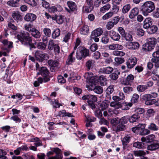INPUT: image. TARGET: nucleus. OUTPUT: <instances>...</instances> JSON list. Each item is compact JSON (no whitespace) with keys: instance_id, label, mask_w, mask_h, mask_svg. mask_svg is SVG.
Listing matches in <instances>:
<instances>
[{"instance_id":"39","label":"nucleus","mask_w":159,"mask_h":159,"mask_svg":"<svg viewBox=\"0 0 159 159\" xmlns=\"http://www.w3.org/2000/svg\"><path fill=\"white\" fill-rule=\"evenodd\" d=\"M131 8V6L129 4H127L124 5L122 10V12L124 14L127 13Z\"/></svg>"},{"instance_id":"32","label":"nucleus","mask_w":159,"mask_h":159,"mask_svg":"<svg viewBox=\"0 0 159 159\" xmlns=\"http://www.w3.org/2000/svg\"><path fill=\"white\" fill-rule=\"evenodd\" d=\"M120 74V73L118 71H115L110 74L109 75V77L111 80H116L118 79V75Z\"/></svg>"},{"instance_id":"25","label":"nucleus","mask_w":159,"mask_h":159,"mask_svg":"<svg viewBox=\"0 0 159 159\" xmlns=\"http://www.w3.org/2000/svg\"><path fill=\"white\" fill-rule=\"evenodd\" d=\"M31 33V35L36 38H39L41 36L40 32L36 29L34 28L32 29Z\"/></svg>"},{"instance_id":"37","label":"nucleus","mask_w":159,"mask_h":159,"mask_svg":"<svg viewBox=\"0 0 159 159\" xmlns=\"http://www.w3.org/2000/svg\"><path fill=\"white\" fill-rule=\"evenodd\" d=\"M143 142H137L134 143L133 144V146L138 148H143L144 147V143Z\"/></svg>"},{"instance_id":"56","label":"nucleus","mask_w":159,"mask_h":159,"mask_svg":"<svg viewBox=\"0 0 159 159\" xmlns=\"http://www.w3.org/2000/svg\"><path fill=\"white\" fill-rule=\"evenodd\" d=\"M43 31L45 36L49 37L51 34V30L48 28H45L43 30Z\"/></svg>"},{"instance_id":"62","label":"nucleus","mask_w":159,"mask_h":159,"mask_svg":"<svg viewBox=\"0 0 159 159\" xmlns=\"http://www.w3.org/2000/svg\"><path fill=\"white\" fill-rule=\"evenodd\" d=\"M100 119L99 121V123L101 124H104L107 125H108L109 124L108 122L103 118H100Z\"/></svg>"},{"instance_id":"55","label":"nucleus","mask_w":159,"mask_h":159,"mask_svg":"<svg viewBox=\"0 0 159 159\" xmlns=\"http://www.w3.org/2000/svg\"><path fill=\"white\" fill-rule=\"evenodd\" d=\"M101 41L102 43L107 44L109 42V38L107 36L104 35L102 38Z\"/></svg>"},{"instance_id":"45","label":"nucleus","mask_w":159,"mask_h":159,"mask_svg":"<svg viewBox=\"0 0 159 159\" xmlns=\"http://www.w3.org/2000/svg\"><path fill=\"white\" fill-rule=\"evenodd\" d=\"M123 90L124 92L126 94H129L133 90V88L130 86L124 87L123 88Z\"/></svg>"},{"instance_id":"61","label":"nucleus","mask_w":159,"mask_h":159,"mask_svg":"<svg viewBox=\"0 0 159 159\" xmlns=\"http://www.w3.org/2000/svg\"><path fill=\"white\" fill-rule=\"evenodd\" d=\"M108 104L105 102H102L100 104L101 110L102 111H103L105 109L107 108Z\"/></svg>"},{"instance_id":"43","label":"nucleus","mask_w":159,"mask_h":159,"mask_svg":"<svg viewBox=\"0 0 159 159\" xmlns=\"http://www.w3.org/2000/svg\"><path fill=\"white\" fill-rule=\"evenodd\" d=\"M148 89L147 86L143 85H139L137 88V90L139 92H142Z\"/></svg>"},{"instance_id":"23","label":"nucleus","mask_w":159,"mask_h":159,"mask_svg":"<svg viewBox=\"0 0 159 159\" xmlns=\"http://www.w3.org/2000/svg\"><path fill=\"white\" fill-rule=\"evenodd\" d=\"M159 148V143H153L148 145L147 149L150 151H154Z\"/></svg>"},{"instance_id":"50","label":"nucleus","mask_w":159,"mask_h":159,"mask_svg":"<svg viewBox=\"0 0 159 159\" xmlns=\"http://www.w3.org/2000/svg\"><path fill=\"white\" fill-rule=\"evenodd\" d=\"M139 98V96L136 93H134L133 95L131 101L132 102L136 103L138 102Z\"/></svg>"},{"instance_id":"48","label":"nucleus","mask_w":159,"mask_h":159,"mask_svg":"<svg viewBox=\"0 0 159 159\" xmlns=\"http://www.w3.org/2000/svg\"><path fill=\"white\" fill-rule=\"evenodd\" d=\"M118 118H116L111 120V123L113 126L116 127V126L120 123L119 120H118Z\"/></svg>"},{"instance_id":"10","label":"nucleus","mask_w":159,"mask_h":159,"mask_svg":"<svg viewBox=\"0 0 159 159\" xmlns=\"http://www.w3.org/2000/svg\"><path fill=\"white\" fill-rule=\"evenodd\" d=\"M87 80H88L89 82L91 83L96 84L99 81L98 77V76H92L90 77L88 73H86L84 76Z\"/></svg>"},{"instance_id":"11","label":"nucleus","mask_w":159,"mask_h":159,"mask_svg":"<svg viewBox=\"0 0 159 159\" xmlns=\"http://www.w3.org/2000/svg\"><path fill=\"white\" fill-rule=\"evenodd\" d=\"M137 59L136 57L129 59L126 62L127 67L129 69H131L136 64Z\"/></svg>"},{"instance_id":"14","label":"nucleus","mask_w":159,"mask_h":159,"mask_svg":"<svg viewBox=\"0 0 159 159\" xmlns=\"http://www.w3.org/2000/svg\"><path fill=\"white\" fill-rule=\"evenodd\" d=\"M155 138V136L154 135L151 134L145 137H142L141 139V140L142 142L149 143L154 141Z\"/></svg>"},{"instance_id":"47","label":"nucleus","mask_w":159,"mask_h":159,"mask_svg":"<svg viewBox=\"0 0 159 159\" xmlns=\"http://www.w3.org/2000/svg\"><path fill=\"white\" fill-rule=\"evenodd\" d=\"M114 87L113 85L109 86L106 89V94H111L114 91Z\"/></svg>"},{"instance_id":"58","label":"nucleus","mask_w":159,"mask_h":159,"mask_svg":"<svg viewBox=\"0 0 159 159\" xmlns=\"http://www.w3.org/2000/svg\"><path fill=\"white\" fill-rule=\"evenodd\" d=\"M32 27L33 25L31 24H29L25 25L24 28L25 30L31 32L32 30V29L34 28H32Z\"/></svg>"},{"instance_id":"52","label":"nucleus","mask_w":159,"mask_h":159,"mask_svg":"<svg viewBox=\"0 0 159 159\" xmlns=\"http://www.w3.org/2000/svg\"><path fill=\"white\" fill-rule=\"evenodd\" d=\"M146 152L143 150L136 151L134 152V154L137 156H143L146 154Z\"/></svg>"},{"instance_id":"2","label":"nucleus","mask_w":159,"mask_h":159,"mask_svg":"<svg viewBox=\"0 0 159 159\" xmlns=\"http://www.w3.org/2000/svg\"><path fill=\"white\" fill-rule=\"evenodd\" d=\"M155 9L154 3L151 1H147L142 6V11L144 16H147Z\"/></svg>"},{"instance_id":"24","label":"nucleus","mask_w":159,"mask_h":159,"mask_svg":"<svg viewBox=\"0 0 159 159\" xmlns=\"http://www.w3.org/2000/svg\"><path fill=\"white\" fill-rule=\"evenodd\" d=\"M103 33V30L102 29L99 28L93 31L91 35L93 36H99Z\"/></svg>"},{"instance_id":"28","label":"nucleus","mask_w":159,"mask_h":159,"mask_svg":"<svg viewBox=\"0 0 159 159\" xmlns=\"http://www.w3.org/2000/svg\"><path fill=\"white\" fill-rule=\"evenodd\" d=\"M122 37L123 39L128 42L132 41L133 40L132 35L129 33H126Z\"/></svg>"},{"instance_id":"1","label":"nucleus","mask_w":159,"mask_h":159,"mask_svg":"<svg viewBox=\"0 0 159 159\" xmlns=\"http://www.w3.org/2000/svg\"><path fill=\"white\" fill-rule=\"evenodd\" d=\"M17 38L22 44L26 46H29L30 50H31L33 48H36L34 43H32V40L29 33L22 32L20 34L17 35Z\"/></svg>"},{"instance_id":"63","label":"nucleus","mask_w":159,"mask_h":159,"mask_svg":"<svg viewBox=\"0 0 159 159\" xmlns=\"http://www.w3.org/2000/svg\"><path fill=\"white\" fill-rule=\"evenodd\" d=\"M115 25L112 22V21H110L107 22L106 27L108 30L111 29Z\"/></svg>"},{"instance_id":"34","label":"nucleus","mask_w":159,"mask_h":159,"mask_svg":"<svg viewBox=\"0 0 159 159\" xmlns=\"http://www.w3.org/2000/svg\"><path fill=\"white\" fill-rule=\"evenodd\" d=\"M134 79V76L130 74L125 79V82L123 84L125 85H128L129 84L130 82H131Z\"/></svg>"},{"instance_id":"49","label":"nucleus","mask_w":159,"mask_h":159,"mask_svg":"<svg viewBox=\"0 0 159 159\" xmlns=\"http://www.w3.org/2000/svg\"><path fill=\"white\" fill-rule=\"evenodd\" d=\"M130 137L129 136L125 137L122 140V144L124 146H126L130 141Z\"/></svg>"},{"instance_id":"33","label":"nucleus","mask_w":159,"mask_h":159,"mask_svg":"<svg viewBox=\"0 0 159 159\" xmlns=\"http://www.w3.org/2000/svg\"><path fill=\"white\" fill-rule=\"evenodd\" d=\"M139 118L140 116L139 114H134L129 118V122L131 123H133L136 121Z\"/></svg>"},{"instance_id":"22","label":"nucleus","mask_w":159,"mask_h":159,"mask_svg":"<svg viewBox=\"0 0 159 159\" xmlns=\"http://www.w3.org/2000/svg\"><path fill=\"white\" fill-rule=\"evenodd\" d=\"M74 53V51H73L68 56V58L66 61V63L67 65H70L72 62L75 61V58L73 56Z\"/></svg>"},{"instance_id":"36","label":"nucleus","mask_w":159,"mask_h":159,"mask_svg":"<svg viewBox=\"0 0 159 159\" xmlns=\"http://www.w3.org/2000/svg\"><path fill=\"white\" fill-rule=\"evenodd\" d=\"M121 103L120 102H112L110 103V106L114 107L115 109H118L121 107Z\"/></svg>"},{"instance_id":"57","label":"nucleus","mask_w":159,"mask_h":159,"mask_svg":"<svg viewBox=\"0 0 159 159\" xmlns=\"http://www.w3.org/2000/svg\"><path fill=\"white\" fill-rule=\"evenodd\" d=\"M64 21L63 16L62 15L57 16L56 22L59 24H62Z\"/></svg>"},{"instance_id":"40","label":"nucleus","mask_w":159,"mask_h":159,"mask_svg":"<svg viewBox=\"0 0 159 159\" xmlns=\"http://www.w3.org/2000/svg\"><path fill=\"white\" fill-rule=\"evenodd\" d=\"M93 90L95 93L97 94H100L103 92V89L101 86H96L93 89Z\"/></svg>"},{"instance_id":"17","label":"nucleus","mask_w":159,"mask_h":159,"mask_svg":"<svg viewBox=\"0 0 159 159\" xmlns=\"http://www.w3.org/2000/svg\"><path fill=\"white\" fill-rule=\"evenodd\" d=\"M153 58L151 59L152 62L156 63L159 61V48L157 49V51L152 54Z\"/></svg>"},{"instance_id":"26","label":"nucleus","mask_w":159,"mask_h":159,"mask_svg":"<svg viewBox=\"0 0 159 159\" xmlns=\"http://www.w3.org/2000/svg\"><path fill=\"white\" fill-rule=\"evenodd\" d=\"M20 0H10L8 1L7 3L11 6L17 7L18 6V2Z\"/></svg>"},{"instance_id":"59","label":"nucleus","mask_w":159,"mask_h":159,"mask_svg":"<svg viewBox=\"0 0 159 159\" xmlns=\"http://www.w3.org/2000/svg\"><path fill=\"white\" fill-rule=\"evenodd\" d=\"M50 80V79L48 77H44L43 79L42 78L39 77L38 78V81L39 83L41 84L43 82H47Z\"/></svg>"},{"instance_id":"13","label":"nucleus","mask_w":159,"mask_h":159,"mask_svg":"<svg viewBox=\"0 0 159 159\" xmlns=\"http://www.w3.org/2000/svg\"><path fill=\"white\" fill-rule=\"evenodd\" d=\"M125 45L127 48L131 49H138L139 47V44L137 42L126 43Z\"/></svg>"},{"instance_id":"29","label":"nucleus","mask_w":159,"mask_h":159,"mask_svg":"<svg viewBox=\"0 0 159 159\" xmlns=\"http://www.w3.org/2000/svg\"><path fill=\"white\" fill-rule=\"evenodd\" d=\"M121 107L123 110H127L129 108V107L132 106L131 103H127V102H123L121 103Z\"/></svg>"},{"instance_id":"5","label":"nucleus","mask_w":159,"mask_h":159,"mask_svg":"<svg viewBox=\"0 0 159 159\" xmlns=\"http://www.w3.org/2000/svg\"><path fill=\"white\" fill-rule=\"evenodd\" d=\"M82 98L83 100H88L87 102L88 104L93 110L96 107L94 102L97 101V98L95 95H87L83 96Z\"/></svg>"},{"instance_id":"19","label":"nucleus","mask_w":159,"mask_h":159,"mask_svg":"<svg viewBox=\"0 0 159 159\" xmlns=\"http://www.w3.org/2000/svg\"><path fill=\"white\" fill-rule=\"evenodd\" d=\"M67 4L70 9V10L67 8H66V11L70 13L71 11H73L76 10V6L75 2L72 1H68L67 2Z\"/></svg>"},{"instance_id":"60","label":"nucleus","mask_w":159,"mask_h":159,"mask_svg":"<svg viewBox=\"0 0 159 159\" xmlns=\"http://www.w3.org/2000/svg\"><path fill=\"white\" fill-rule=\"evenodd\" d=\"M47 44L43 42L39 43L38 44V47L39 48L44 50L45 49Z\"/></svg>"},{"instance_id":"64","label":"nucleus","mask_w":159,"mask_h":159,"mask_svg":"<svg viewBox=\"0 0 159 159\" xmlns=\"http://www.w3.org/2000/svg\"><path fill=\"white\" fill-rule=\"evenodd\" d=\"M57 80L59 83L64 84L66 82V80L64 78V77L61 75H59L57 77Z\"/></svg>"},{"instance_id":"31","label":"nucleus","mask_w":159,"mask_h":159,"mask_svg":"<svg viewBox=\"0 0 159 159\" xmlns=\"http://www.w3.org/2000/svg\"><path fill=\"white\" fill-rule=\"evenodd\" d=\"M94 61L92 60H89L86 63V66L88 70L92 69L93 66Z\"/></svg>"},{"instance_id":"18","label":"nucleus","mask_w":159,"mask_h":159,"mask_svg":"<svg viewBox=\"0 0 159 159\" xmlns=\"http://www.w3.org/2000/svg\"><path fill=\"white\" fill-rule=\"evenodd\" d=\"M11 16L17 22L21 21L22 17L18 11H14L12 14Z\"/></svg>"},{"instance_id":"46","label":"nucleus","mask_w":159,"mask_h":159,"mask_svg":"<svg viewBox=\"0 0 159 159\" xmlns=\"http://www.w3.org/2000/svg\"><path fill=\"white\" fill-rule=\"evenodd\" d=\"M112 54L113 55L115 56L122 57L125 55V53L123 52L119 51L118 50H116V51H115L113 52Z\"/></svg>"},{"instance_id":"7","label":"nucleus","mask_w":159,"mask_h":159,"mask_svg":"<svg viewBox=\"0 0 159 159\" xmlns=\"http://www.w3.org/2000/svg\"><path fill=\"white\" fill-rule=\"evenodd\" d=\"M35 56L37 60L42 62L44 60H47L48 58V55L43 53L42 52L37 51L35 53Z\"/></svg>"},{"instance_id":"42","label":"nucleus","mask_w":159,"mask_h":159,"mask_svg":"<svg viewBox=\"0 0 159 159\" xmlns=\"http://www.w3.org/2000/svg\"><path fill=\"white\" fill-rule=\"evenodd\" d=\"M149 33L150 34H152L156 32L157 30V27L156 25H152L148 29Z\"/></svg>"},{"instance_id":"30","label":"nucleus","mask_w":159,"mask_h":159,"mask_svg":"<svg viewBox=\"0 0 159 159\" xmlns=\"http://www.w3.org/2000/svg\"><path fill=\"white\" fill-rule=\"evenodd\" d=\"M102 70V71L103 73L109 74L111 73V72L113 71V69L111 67L108 66L103 68Z\"/></svg>"},{"instance_id":"9","label":"nucleus","mask_w":159,"mask_h":159,"mask_svg":"<svg viewBox=\"0 0 159 159\" xmlns=\"http://www.w3.org/2000/svg\"><path fill=\"white\" fill-rule=\"evenodd\" d=\"M109 34L111 38L114 41H119L120 39V35L113 30L109 31Z\"/></svg>"},{"instance_id":"41","label":"nucleus","mask_w":159,"mask_h":159,"mask_svg":"<svg viewBox=\"0 0 159 159\" xmlns=\"http://www.w3.org/2000/svg\"><path fill=\"white\" fill-rule=\"evenodd\" d=\"M48 64L51 67H55L58 66L59 63L56 61L49 60L48 61Z\"/></svg>"},{"instance_id":"15","label":"nucleus","mask_w":159,"mask_h":159,"mask_svg":"<svg viewBox=\"0 0 159 159\" xmlns=\"http://www.w3.org/2000/svg\"><path fill=\"white\" fill-rule=\"evenodd\" d=\"M49 71L45 67H42L39 69L38 74H41L43 76L47 77L48 75Z\"/></svg>"},{"instance_id":"4","label":"nucleus","mask_w":159,"mask_h":159,"mask_svg":"<svg viewBox=\"0 0 159 159\" xmlns=\"http://www.w3.org/2000/svg\"><path fill=\"white\" fill-rule=\"evenodd\" d=\"M156 43L155 38H150L148 42L143 45L142 50L145 52L150 51L154 48Z\"/></svg>"},{"instance_id":"16","label":"nucleus","mask_w":159,"mask_h":159,"mask_svg":"<svg viewBox=\"0 0 159 159\" xmlns=\"http://www.w3.org/2000/svg\"><path fill=\"white\" fill-rule=\"evenodd\" d=\"M36 18L35 15L33 13H28L25 15L24 19L27 21H33Z\"/></svg>"},{"instance_id":"6","label":"nucleus","mask_w":159,"mask_h":159,"mask_svg":"<svg viewBox=\"0 0 159 159\" xmlns=\"http://www.w3.org/2000/svg\"><path fill=\"white\" fill-rule=\"evenodd\" d=\"M129 121V118L128 116H124L122 117L119 120L120 123L117 126V129H126V125L124 124H126Z\"/></svg>"},{"instance_id":"35","label":"nucleus","mask_w":159,"mask_h":159,"mask_svg":"<svg viewBox=\"0 0 159 159\" xmlns=\"http://www.w3.org/2000/svg\"><path fill=\"white\" fill-rule=\"evenodd\" d=\"M89 27L87 25H84L81 29L80 33L81 34L87 35L89 32Z\"/></svg>"},{"instance_id":"20","label":"nucleus","mask_w":159,"mask_h":159,"mask_svg":"<svg viewBox=\"0 0 159 159\" xmlns=\"http://www.w3.org/2000/svg\"><path fill=\"white\" fill-rule=\"evenodd\" d=\"M139 9L137 7L133 8L130 11L129 15V17L130 19L134 18L139 13Z\"/></svg>"},{"instance_id":"38","label":"nucleus","mask_w":159,"mask_h":159,"mask_svg":"<svg viewBox=\"0 0 159 159\" xmlns=\"http://www.w3.org/2000/svg\"><path fill=\"white\" fill-rule=\"evenodd\" d=\"M60 34V30L58 28L56 29L52 34V37L55 39L58 37Z\"/></svg>"},{"instance_id":"12","label":"nucleus","mask_w":159,"mask_h":159,"mask_svg":"<svg viewBox=\"0 0 159 159\" xmlns=\"http://www.w3.org/2000/svg\"><path fill=\"white\" fill-rule=\"evenodd\" d=\"M143 100L145 101V104L147 105H152V102L154 99H152L150 94H147L143 95L142 96Z\"/></svg>"},{"instance_id":"8","label":"nucleus","mask_w":159,"mask_h":159,"mask_svg":"<svg viewBox=\"0 0 159 159\" xmlns=\"http://www.w3.org/2000/svg\"><path fill=\"white\" fill-rule=\"evenodd\" d=\"M48 48L50 50L53 49L54 52L56 54L60 52V47L57 44H54L52 40L49 41L48 45Z\"/></svg>"},{"instance_id":"53","label":"nucleus","mask_w":159,"mask_h":159,"mask_svg":"<svg viewBox=\"0 0 159 159\" xmlns=\"http://www.w3.org/2000/svg\"><path fill=\"white\" fill-rule=\"evenodd\" d=\"M113 13L112 12H110L104 15L102 18L104 20H107L111 17L113 15Z\"/></svg>"},{"instance_id":"54","label":"nucleus","mask_w":159,"mask_h":159,"mask_svg":"<svg viewBox=\"0 0 159 159\" xmlns=\"http://www.w3.org/2000/svg\"><path fill=\"white\" fill-rule=\"evenodd\" d=\"M24 1L25 2L32 7L35 6L37 5V3L34 0H24Z\"/></svg>"},{"instance_id":"44","label":"nucleus","mask_w":159,"mask_h":159,"mask_svg":"<svg viewBox=\"0 0 159 159\" xmlns=\"http://www.w3.org/2000/svg\"><path fill=\"white\" fill-rule=\"evenodd\" d=\"M111 7V5L109 4H107L102 7L100 9V11L104 13L106 11L108 10Z\"/></svg>"},{"instance_id":"51","label":"nucleus","mask_w":159,"mask_h":159,"mask_svg":"<svg viewBox=\"0 0 159 159\" xmlns=\"http://www.w3.org/2000/svg\"><path fill=\"white\" fill-rule=\"evenodd\" d=\"M115 61L117 64H121L125 62V59L123 57H117L115 58Z\"/></svg>"},{"instance_id":"3","label":"nucleus","mask_w":159,"mask_h":159,"mask_svg":"<svg viewBox=\"0 0 159 159\" xmlns=\"http://www.w3.org/2000/svg\"><path fill=\"white\" fill-rule=\"evenodd\" d=\"M89 55V51L88 49L83 47H80L77 48L76 57L78 60H80L83 57L84 58Z\"/></svg>"},{"instance_id":"27","label":"nucleus","mask_w":159,"mask_h":159,"mask_svg":"<svg viewBox=\"0 0 159 159\" xmlns=\"http://www.w3.org/2000/svg\"><path fill=\"white\" fill-rule=\"evenodd\" d=\"M98 80L102 85H104L106 84L107 80L105 76L101 75L98 77Z\"/></svg>"},{"instance_id":"21","label":"nucleus","mask_w":159,"mask_h":159,"mask_svg":"<svg viewBox=\"0 0 159 159\" xmlns=\"http://www.w3.org/2000/svg\"><path fill=\"white\" fill-rule=\"evenodd\" d=\"M143 27L145 29H148L152 25V22L151 18H146L143 22Z\"/></svg>"}]
</instances>
